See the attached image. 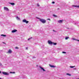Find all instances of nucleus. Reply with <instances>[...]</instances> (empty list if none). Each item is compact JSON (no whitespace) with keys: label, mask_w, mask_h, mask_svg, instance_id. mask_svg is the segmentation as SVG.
Listing matches in <instances>:
<instances>
[{"label":"nucleus","mask_w":79,"mask_h":79,"mask_svg":"<svg viewBox=\"0 0 79 79\" xmlns=\"http://www.w3.org/2000/svg\"><path fill=\"white\" fill-rule=\"evenodd\" d=\"M62 53H64V54L66 53V52H62Z\"/></svg>","instance_id":"obj_26"},{"label":"nucleus","mask_w":79,"mask_h":79,"mask_svg":"<svg viewBox=\"0 0 79 79\" xmlns=\"http://www.w3.org/2000/svg\"><path fill=\"white\" fill-rule=\"evenodd\" d=\"M69 38V37H66L65 38V40H68Z\"/></svg>","instance_id":"obj_15"},{"label":"nucleus","mask_w":79,"mask_h":79,"mask_svg":"<svg viewBox=\"0 0 79 79\" xmlns=\"http://www.w3.org/2000/svg\"><path fill=\"white\" fill-rule=\"evenodd\" d=\"M17 30L16 29H14L11 32L12 33H14L15 32H17Z\"/></svg>","instance_id":"obj_8"},{"label":"nucleus","mask_w":79,"mask_h":79,"mask_svg":"<svg viewBox=\"0 0 79 79\" xmlns=\"http://www.w3.org/2000/svg\"><path fill=\"white\" fill-rule=\"evenodd\" d=\"M77 41H78V42H79V40H77Z\"/></svg>","instance_id":"obj_39"},{"label":"nucleus","mask_w":79,"mask_h":79,"mask_svg":"<svg viewBox=\"0 0 79 79\" xmlns=\"http://www.w3.org/2000/svg\"><path fill=\"white\" fill-rule=\"evenodd\" d=\"M16 19H18V20H19V17H18L17 16L16 17Z\"/></svg>","instance_id":"obj_20"},{"label":"nucleus","mask_w":79,"mask_h":79,"mask_svg":"<svg viewBox=\"0 0 79 79\" xmlns=\"http://www.w3.org/2000/svg\"><path fill=\"white\" fill-rule=\"evenodd\" d=\"M1 35V36H3V37H6V35H3V34Z\"/></svg>","instance_id":"obj_14"},{"label":"nucleus","mask_w":79,"mask_h":79,"mask_svg":"<svg viewBox=\"0 0 79 79\" xmlns=\"http://www.w3.org/2000/svg\"><path fill=\"white\" fill-rule=\"evenodd\" d=\"M77 79H79V78H77Z\"/></svg>","instance_id":"obj_42"},{"label":"nucleus","mask_w":79,"mask_h":79,"mask_svg":"<svg viewBox=\"0 0 79 79\" xmlns=\"http://www.w3.org/2000/svg\"><path fill=\"white\" fill-rule=\"evenodd\" d=\"M43 48H44V47H43Z\"/></svg>","instance_id":"obj_43"},{"label":"nucleus","mask_w":79,"mask_h":79,"mask_svg":"<svg viewBox=\"0 0 79 79\" xmlns=\"http://www.w3.org/2000/svg\"><path fill=\"white\" fill-rule=\"evenodd\" d=\"M23 23H27H27H29V21H27L26 19H23Z\"/></svg>","instance_id":"obj_3"},{"label":"nucleus","mask_w":79,"mask_h":79,"mask_svg":"<svg viewBox=\"0 0 79 79\" xmlns=\"http://www.w3.org/2000/svg\"><path fill=\"white\" fill-rule=\"evenodd\" d=\"M78 61H79V60H78Z\"/></svg>","instance_id":"obj_44"},{"label":"nucleus","mask_w":79,"mask_h":79,"mask_svg":"<svg viewBox=\"0 0 79 79\" xmlns=\"http://www.w3.org/2000/svg\"><path fill=\"white\" fill-rule=\"evenodd\" d=\"M37 6H40V5H39V3L37 4Z\"/></svg>","instance_id":"obj_27"},{"label":"nucleus","mask_w":79,"mask_h":79,"mask_svg":"<svg viewBox=\"0 0 79 79\" xmlns=\"http://www.w3.org/2000/svg\"><path fill=\"white\" fill-rule=\"evenodd\" d=\"M2 74L4 75H6V76H8L9 73L8 72H2Z\"/></svg>","instance_id":"obj_2"},{"label":"nucleus","mask_w":79,"mask_h":79,"mask_svg":"<svg viewBox=\"0 0 79 79\" xmlns=\"http://www.w3.org/2000/svg\"><path fill=\"white\" fill-rule=\"evenodd\" d=\"M0 66H1V67H2L3 66V65H2V64L0 63Z\"/></svg>","instance_id":"obj_22"},{"label":"nucleus","mask_w":79,"mask_h":79,"mask_svg":"<svg viewBox=\"0 0 79 79\" xmlns=\"http://www.w3.org/2000/svg\"><path fill=\"white\" fill-rule=\"evenodd\" d=\"M57 10H60V8H58L57 9Z\"/></svg>","instance_id":"obj_36"},{"label":"nucleus","mask_w":79,"mask_h":79,"mask_svg":"<svg viewBox=\"0 0 79 79\" xmlns=\"http://www.w3.org/2000/svg\"><path fill=\"white\" fill-rule=\"evenodd\" d=\"M32 58L33 59H34V58H35V56H34L32 57Z\"/></svg>","instance_id":"obj_28"},{"label":"nucleus","mask_w":79,"mask_h":79,"mask_svg":"<svg viewBox=\"0 0 79 79\" xmlns=\"http://www.w3.org/2000/svg\"><path fill=\"white\" fill-rule=\"evenodd\" d=\"M2 73V72H1V71H0V73Z\"/></svg>","instance_id":"obj_37"},{"label":"nucleus","mask_w":79,"mask_h":79,"mask_svg":"<svg viewBox=\"0 0 79 79\" xmlns=\"http://www.w3.org/2000/svg\"><path fill=\"white\" fill-rule=\"evenodd\" d=\"M7 53H12V51H11V49H9Z\"/></svg>","instance_id":"obj_9"},{"label":"nucleus","mask_w":79,"mask_h":79,"mask_svg":"<svg viewBox=\"0 0 79 79\" xmlns=\"http://www.w3.org/2000/svg\"><path fill=\"white\" fill-rule=\"evenodd\" d=\"M53 15V16H54V17H57V16L55 15Z\"/></svg>","instance_id":"obj_25"},{"label":"nucleus","mask_w":79,"mask_h":79,"mask_svg":"<svg viewBox=\"0 0 79 79\" xmlns=\"http://www.w3.org/2000/svg\"><path fill=\"white\" fill-rule=\"evenodd\" d=\"M53 32H57V31L55 30H53Z\"/></svg>","instance_id":"obj_24"},{"label":"nucleus","mask_w":79,"mask_h":79,"mask_svg":"<svg viewBox=\"0 0 79 79\" xmlns=\"http://www.w3.org/2000/svg\"><path fill=\"white\" fill-rule=\"evenodd\" d=\"M52 3H53V4H54V3H55V2H52Z\"/></svg>","instance_id":"obj_31"},{"label":"nucleus","mask_w":79,"mask_h":79,"mask_svg":"<svg viewBox=\"0 0 79 79\" xmlns=\"http://www.w3.org/2000/svg\"><path fill=\"white\" fill-rule=\"evenodd\" d=\"M28 48H26V50H27Z\"/></svg>","instance_id":"obj_35"},{"label":"nucleus","mask_w":79,"mask_h":79,"mask_svg":"<svg viewBox=\"0 0 79 79\" xmlns=\"http://www.w3.org/2000/svg\"><path fill=\"white\" fill-rule=\"evenodd\" d=\"M74 67H76V66H70V68H74Z\"/></svg>","instance_id":"obj_17"},{"label":"nucleus","mask_w":79,"mask_h":79,"mask_svg":"<svg viewBox=\"0 0 79 79\" xmlns=\"http://www.w3.org/2000/svg\"><path fill=\"white\" fill-rule=\"evenodd\" d=\"M73 6L74 7H77V8H79V6H75V5H73L72 6Z\"/></svg>","instance_id":"obj_12"},{"label":"nucleus","mask_w":79,"mask_h":79,"mask_svg":"<svg viewBox=\"0 0 79 79\" xmlns=\"http://www.w3.org/2000/svg\"><path fill=\"white\" fill-rule=\"evenodd\" d=\"M4 10H6V11H9V9H8V8L7 7H4Z\"/></svg>","instance_id":"obj_5"},{"label":"nucleus","mask_w":79,"mask_h":79,"mask_svg":"<svg viewBox=\"0 0 79 79\" xmlns=\"http://www.w3.org/2000/svg\"><path fill=\"white\" fill-rule=\"evenodd\" d=\"M32 39V37H31L29 38V39H28V40H29L30 39Z\"/></svg>","instance_id":"obj_21"},{"label":"nucleus","mask_w":79,"mask_h":79,"mask_svg":"<svg viewBox=\"0 0 79 79\" xmlns=\"http://www.w3.org/2000/svg\"><path fill=\"white\" fill-rule=\"evenodd\" d=\"M40 21L42 23L44 24L46 23V20L44 19H41L40 20Z\"/></svg>","instance_id":"obj_1"},{"label":"nucleus","mask_w":79,"mask_h":79,"mask_svg":"<svg viewBox=\"0 0 79 79\" xmlns=\"http://www.w3.org/2000/svg\"><path fill=\"white\" fill-rule=\"evenodd\" d=\"M72 23H73V24H75V25H77V24H78V23H74V21H73V22H72Z\"/></svg>","instance_id":"obj_13"},{"label":"nucleus","mask_w":79,"mask_h":79,"mask_svg":"<svg viewBox=\"0 0 79 79\" xmlns=\"http://www.w3.org/2000/svg\"><path fill=\"white\" fill-rule=\"evenodd\" d=\"M48 42L49 44H50L51 45L53 44V42H52L51 41L49 40L48 41Z\"/></svg>","instance_id":"obj_6"},{"label":"nucleus","mask_w":79,"mask_h":79,"mask_svg":"<svg viewBox=\"0 0 79 79\" xmlns=\"http://www.w3.org/2000/svg\"><path fill=\"white\" fill-rule=\"evenodd\" d=\"M41 48H42V47H41Z\"/></svg>","instance_id":"obj_41"},{"label":"nucleus","mask_w":79,"mask_h":79,"mask_svg":"<svg viewBox=\"0 0 79 79\" xmlns=\"http://www.w3.org/2000/svg\"><path fill=\"white\" fill-rule=\"evenodd\" d=\"M9 3H10V4H11V5H15V3H14L9 2Z\"/></svg>","instance_id":"obj_11"},{"label":"nucleus","mask_w":79,"mask_h":79,"mask_svg":"<svg viewBox=\"0 0 79 79\" xmlns=\"http://www.w3.org/2000/svg\"><path fill=\"white\" fill-rule=\"evenodd\" d=\"M72 39L73 40H77H77L76 39L73 38Z\"/></svg>","instance_id":"obj_23"},{"label":"nucleus","mask_w":79,"mask_h":79,"mask_svg":"<svg viewBox=\"0 0 79 79\" xmlns=\"http://www.w3.org/2000/svg\"><path fill=\"white\" fill-rule=\"evenodd\" d=\"M73 69H74L75 70H76V68H74Z\"/></svg>","instance_id":"obj_34"},{"label":"nucleus","mask_w":79,"mask_h":79,"mask_svg":"<svg viewBox=\"0 0 79 79\" xmlns=\"http://www.w3.org/2000/svg\"><path fill=\"white\" fill-rule=\"evenodd\" d=\"M67 29H69V28H68V27H67Z\"/></svg>","instance_id":"obj_38"},{"label":"nucleus","mask_w":79,"mask_h":79,"mask_svg":"<svg viewBox=\"0 0 79 79\" xmlns=\"http://www.w3.org/2000/svg\"><path fill=\"white\" fill-rule=\"evenodd\" d=\"M48 20H49V21H50V19H47Z\"/></svg>","instance_id":"obj_32"},{"label":"nucleus","mask_w":79,"mask_h":79,"mask_svg":"<svg viewBox=\"0 0 79 79\" xmlns=\"http://www.w3.org/2000/svg\"><path fill=\"white\" fill-rule=\"evenodd\" d=\"M36 18H37V19H40H40H40L39 17H36Z\"/></svg>","instance_id":"obj_29"},{"label":"nucleus","mask_w":79,"mask_h":79,"mask_svg":"<svg viewBox=\"0 0 79 79\" xmlns=\"http://www.w3.org/2000/svg\"><path fill=\"white\" fill-rule=\"evenodd\" d=\"M3 43L4 44H6V43L4 42H3Z\"/></svg>","instance_id":"obj_33"},{"label":"nucleus","mask_w":79,"mask_h":79,"mask_svg":"<svg viewBox=\"0 0 79 79\" xmlns=\"http://www.w3.org/2000/svg\"><path fill=\"white\" fill-rule=\"evenodd\" d=\"M52 44H53V45H56V44H57V43H52Z\"/></svg>","instance_id":"obj_16"},{"label":"nucleus","mask_w":79,"mask_h":79,"mask_svg":"<svg viewBox=\"0 0 79 79\" xmlns=\"http://www.w3.org/2000/svg\"><path fill=\"white\" fill-rule=\"evenodd\" d=\"M63 20H58V22L59 23H63Z\"/></svg>","instance_id":"obj_7"},{"label":"nucleus","mask_w":79,"mask_h":79,"mask_svg":"<svg viewBox=\"0 0 79 79\" xmlns=\"http://www.w3.org/2000/svg\"><path fill=\"white\" fill-rule=\"evenodd\" d=\"M49 66L50 67H51V68H56V66L52 65L51 64H49Z\"/></svg>","instance_id":"obj_10"},{"label":"nucleus","mask_w":79,"mask_h":79,"mask_svg":"<svg viewBox=\"0 0 79 79\" xmlns=\"http://www.w3.org/2000/svg\"><path fill=\"white\" fill-rule=\"evenodd\" d=\"M0 79H2L1 78H0Z\"/></svg>","instance_id":"obj_40"},{"label":"nucleus","mask_w":79,"mask_h":79,"mask_svg":"<svg viewBox=\"0 0 79 79\" xmlns=\"http://www.w3.org/2000/svg\"><path fill=\"white\" fill-rule=\"evenodd\" d=\"M39 67L40 68V69H41L43 71H46V70H45L43 67H42L40 66Z\"/></svg>","instance_id":"obj_4"},{"label":"nucleus","mask_w":79,"mask_h":79,"mask_svg":"<svg viewBox=\"0 0 79 79\" xmlns=\"http://www.w3.org/2000/svg\"><path fill=\"white\" fill-rule=\"evenodd\" d=\"M10 73H13V74H15V72H10Z\"/></svg>","instance_id":"obj_19"},{"label":"nucleus","mask_w":79,"mask_h":79,"mask_svg":"<svg viewBox=\"0 0 79 79\" xmlns=\"http://www.w3.org/2000/svg\"><path fill=\"white\" fill-rule=\"evenodd\" d=\"M15 48H16V49H18V47H16Z\"/></svg>","instance_id":"obj_30"},{"label":"nucleus","mask_w":79,"mask_h":79,"mask_svg":"<svg viewBox=\"0 0 79 79\" xmlns=\"http://www.w3.org/2000/svg\"><path fill=\"white\" fill-rule=\"evenodd\" d=\"M66 75H68V76H71V74L68 73H67Z\"/></svg>","instance_id":"obj_18"}]
</instances>
